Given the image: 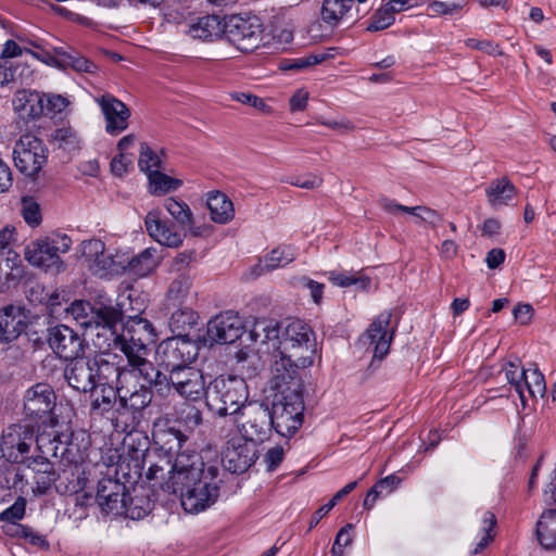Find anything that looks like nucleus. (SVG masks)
Wrapping results in <instances>:
<instances>
[{
  "instance_id": "obj_12",
  "label": "nucleus",
  "mask_w": 556,
  "mask_h": 556,
  "mask_svg": "<svg viewBox=\"0 0 556 556\" xmlns=\"http://www.w3.org/2000/svg\"><path fill=\"white\" fill-rule=\"evenodd\" d=\"M244 420L239 425L241 438L256 444L264 442L273 431L269 407L261 402H249L240 413Z\"/></svg>"
},
{
  "instance_id": "obj_2",
  "label": "nucleus",
  "mask_w": 556,
  "mask_h": 556,
  "mask_svg": "<svg viewBox=\"0 0 556 556\" xmlns=\"http://www.w3.org/2000/svg\"><path fill=\"white\" fill-rule=\"evenodd\" d=\"M279 358L273 364V387L282 393L298 379L301 368L311 367L316 353L312 327L301 319H287L277 345Z\"/></svg>"
},
{
  "instance_id": "obj_8",
  "label": "nucleus",
  "mask_w": 556,
  "mask_h": 556,
  "mask_svg": "<svg viewBox=\"0 0 556 556\" xmlns=\"http://www.w3.org/2000/svg\"><path fill=\"white\" fill-rule=\"evenodd\" d=\"M67 313L86 329L94 328L98 330L97 339L100 340L108 334L110 327L122 321L123 313L112 305H105L102 302L91 304L88 301H74L67 309ZM94 345L103 349L99 341Z\"/></svg>"
},
{
  "instance_id": "obj_47",
  "label": "nucleus",
  "mask_w": 556,
  "mask_h": 556,
  "mask_svg": "<svg viewBox=\"0 0 556 556\" xmlns=\"http://www.w3.org/2000/svg\"><path fill=\"white\" fill-rule=\"evenodd\" d=\"M14 535L36 548L47 551L50 547L46 535L37 532L31 527L17 523L15 525Z\"/></svg>"
},
{
  "instance_id": "obj_32",
  "label": "nucleus",
  "mask_w": 556,
  "mask_h": 556,
  "mask_svg": "<svg viewBox=\"0 0 556 556\" xmlns=\"http://www.w3.org/2000/svg\"><path fill=\"white\" fill-rule=\"evenodd\" d=\"M354 0H324L320 11L325 24L336 27L351 17Z\"/></svg>"
},
{
  "instance_id": "obj_55",
  "label": "nucleus",
  "mask_w": 556,
  "mask_h": 556,
  "mask_svg": "<svg viewBox=\"0 0 556 556\" xmlns=\"http://www.w3.org/2000/svg\"><path fill=\"white\" fill-rule=\"evenodd\" d=\"M104 250L105 244L100 239L85 240L81 243V253L85 260L89 263V266L97 257L101 256Z\"/></svg>"
},
{
  "instance_id": "obj_27",
  "label": "nucleus",
  "mask_w": 556,
  "mask_h": 556,
  "mask_svg": "<svg viewBox=\"0 0 556 556\" xmlns=\"http://www.w3.org/2000/svg\"><path fill=\"white\" fill-rule=\"evenodd\" d=\"M184 31L193 39L212 41L224 34L225 26L218 15L212 14L190 20Z\"/></svg>"
},
{
  "instance_id": "obj_1",
  "label": "nucleus",
  "mask_w": 556,
  "mask_h": 556,
  "mask_svg": "<svg viewBox=\"0 0 556 556\" xmlns=\"http://www.w3.org/2000/svg\"><path fill=\"white\" fill-rule=\"evenodd\" d=\"M153 440L164 457L160 456L146 472L151 486L179 495L188 513L198 514L212 506L219 496L217 464L204 462L199 452L186 446L188 438L178 429L157 431Z\"/></svg>"
},
{
  "instance_id": "obj_43",
  "label": "nucleus",
  "mask_w": 556,
  "mask_h": 556,
  "mask_svg": "<svg viewBox=\"0 0 556 556\" xmlns=\"http://www.w3.org/2000/svg\"><path fill=\"white\" fill-rule=\"evenodd\" d=\"M163 206L179 226L192 224L193 214L185 201L175 197H168L164 200Z\"/></svg>"
},
{
  "instance_id": "obj_31",
  "label": "nucleus",
  "mask_w": 556,
  "mask_h": 556,
  "mask_svg": "<svg viewBox=\"0 0 556 556\" xmlns=\"http://www.w3.org/2000/svg\"><path fill=\"white\" fill-rule=\"evenodd\" d=\"M296 251L291 245H281L267 253L255 266V273L262 275L292 263Z\"/></svg>"
},
{
  "instance_id": "obj_5",
  "label": "nucleus",
  "mask_w": 556,
  "mask_h": 556,
  "mask_svg": "<svg viewBox=\"0 0 556 556\" xmlns=\"http://www.w3.org/2000/svg\"><path fill=\"white\" fill-rule=\"evenodd\" d=\"M155 337L154 328L148 319L132 317L123 326L121 333L114 325L103 338L108 348L114 346L125 355L129 366L141 367V364L150 363L146 358L148 345L155 341Z\"/></svg>"
},
{
  "instance_id": "obj_14",
  "label": "nucleus",
  "mask_w": 556,
  "mask_h": 556,
  "mask_svg": "<svg viewBox=\"0 0 556 556\" xmlns=\"http://www.w3.org/2000/svg\"><path fill=\"white\" fill-rule=\"evenodd\" d=\"M195 355L193 344L189 340L178 337L168 338L156 348V361L169 374L173 370L188 367Z\"/></svg>"
},
{
  "instance_id": "obj_10",
  "label": "nucleus",
  "mask_w": 556,
  "mask_h": 556,
  "mask_svg": "<svg viewBox=\"0 0 556 556\" xmlns=\"http://www.w3.org/2000/svg\"><path fill=\"white\" fill-rule=\"evenodd\" d=\"M40 437H35V427L28 424H12L3 429L0 451L12 464L26 463L29 452Z\"/></svg>"
},
{
  "instance_id": "obj_45",
  "label": "nucleus",
  "mask_w": 556,
  "mask_h": 556,
  "mask_svg": "<svg viewBox=\"0 0 556 556\" xmlns=\"http://www.w3.org/2000/svg\"><path fill=\"white\" fill-rule=\"evenodd\" d=\"M522 384V394L527 396V401L531 397L543 396L545 394V379L538 368L527 369L526 379Z\"/></svg>"
},
{
  "instance_id": "obj_36",
  "label": "nucleus",
  "mask_w": 556,
  "mask_h": 556,
  "mask_svg": "<svg viewBox=\"0 0 556 556\" xmlns=\"http://www.w3.org/2000/svg\"><path fill=\"white\" fill-rule=\"evenodd\" d=\"M535 532L543 548L556 549V509H548L541 515Z\"/></svg>"
},
{
  "instance_id": "obj_51",
  "label": "nucleus",
  "mask_w": 556,
  "mask_h": 556,
  "mask_svg": "<svg viewBox=\"0 0 556 556\" xmlns=\"http://www.w3.org/2000/svg\"><path fill=\"white\" fill-rule=\"evenodd\" d=\"M465 46L492 56H500L504 53L498 43L488 39L480 40L477 38H468L465 40Z\"/></svg>"
},
{
  "instance_id": "obj_18",
  "label": "nucleus",
  "mask_w": 556,
  "mask_h": 556,
  "mask_svg": "<svg viewBox=\"0 0 556 556\" xmlns=\"http://www.w3.org/2000/svg\"><path fill=\"white\" fill-rule=\"evenodd\" d=\"M104 117L105 131L117 136L128 128L131 116L129 108L111 93H103L93 98Z\"/></svg>"
},
{
  "instance_id": "obj_48",
  "label": "nucleus",
  "mask_w": 556,
  "mask_h": 556,
  "mask_svg": "<svg viewBox=\"0 0 556 556\" xmlns=\"http://www.w3.org/2000/svg\"><path fill=\"white\" fill-rule=\"evenodd\" d=\"M394 21L395 16H393L384 5H381L368 20L366 30L379 31L387 29L394 23Z\"/></svg>"
},
{
  "instance_id": "obj_52",
  "label": "nucleus",
  "mask_w": 556,
  "mask_h": 556,
  "mask_svg": "<svg viewBox=\"0 0 556 556\" xmlns=\"http://www.w3.org/2000/svg\"><path fill=\"white\" fill-rule=\"evenodd\" d=\"M114 266L112 253L104 250L101 256L97 257L89 267L94 275L102 278L113 276L112 269Z\"/></svg>"
},
{
  "instance_id": "obj_42",
  "label": "nucleus",
  "mask_w": 556,
  "mask_h": 556,
  "mask_svg": "<svg viewBox=\"0 0 556 556\" xmlns=\"http://www.w3.org/2000/svg\"><path fill=\"white\" fill-rule=\"evenodd\" d=\"M150 193L161 195L170 191H176L182 186V180L173 178L160 170L148 174Z\"/></svg>"
},
{
  "instance_id": "obj_61",
  "label": "nucleus",
  "mask_w": 556,
  "mask_h": 556,
  "mask_svg": "<svg viewBox=\"0 0 556 556\" xmlns=\"http://www.w3.org/2000/svg\"><path fill=\"white\" fill-rule=\"evenodd\" d=\"M13 186V173L10 164L0 156V193L8 192Z\"/></svg>"
},
{
  "instance_id": "obj_34",
  "label": "nucleus",
  "mask_w": 556,
  "mask_h": 556,
  "mask_svg": "<svg viewBox=\"0 0 556 556\" xmlns=\"http://www.w3.org/2000/svg\"><path fill=\"white\" fill-rule=\"evenodd\" d=\"M206 204L213 222L227 224L235 216L232 202L219 191H213L207 194Z\"/></svg>"
},
{
  "instance_id": "obj_39",
  "label": "nucleus",
  "mask_w": 556,
  "mask_h": 556,
  "mask_svg": "<svg viewBox=\"0 0 556 556\" xmlns=\"http://www.w3.org/2000/svg\"><path fill=\"white\" fill-rule=\"evenodd\" d=\"M92 392L91 408L99 414H104L111 410L116 402L119 400L118 387L114 386H97Z\"/></svg>"
},
{
  "instance_id": "obj_6",
  "label": "nucleus",
  "mask_w": 556,
  "mask_h": 556,
  "mask_svg": "<svg viewBox=\"0 0 556 556\" xmlns=\"http://www.w3.org/2000/svg\"><path fill=\"white\" fill-rule=\"evenodd\" d=\"M249 390L239 376H218L206 387V406L218 416L238 415L247 406Z\"/></svg>"
},
{
  "instance_id": "obj_63",
  "label": "nucleus",
  "mask_w": 556,
  "mask_h": 556,
  "mask_svg": "<svg viewBox=\"0 0 556 556\" xmlns=\"http://www.w3.org/2000/svg\"><path fill=\"white\" fill-rule=\"evenodd\" d=\"M130 164L131 161L129 160V157L123 153H119L118 155L114 156L111 161V172L113 175L121 177L127 173L128 166Z\"/></svg>"
},
{
  "instance_id": "obj_17",
  "label": "nucleus",
  "mask_w": 556,
  "mask_h": 556,
  "mask_svg": "<svg viewBox=\"0 0 556 556\" xmlns=\"http://www.w3.org/2000/svg\"><path fill=\"white\" fill-rule=\"evenodd\" d=\"M256 444L242 438H232L223 452L224 468L231 473L245 472L257 459Z\"/></svg>"
},
{
  "instance_id": "obj_24",
  "label": "nucleus",
  "mask_w": 556,
  "mask_h": 556,
  "mask_svg": "<svg viewBox=\"0 0 556 556\" xmlns=\"http://www.w3.org/2000/svg\"><path fill=\"white\" fill-rule=\"evenodd\" d=\"M126 485L112 477H104L98 481L96 500L106 514H121L125 506Z\"/></svg>"
},
{
  "instance_id": "obj_53",
  "label": "nucleus",
  "mask_w": 556,
  "mask_h": 556,
  "mask_svg": "<svg viewBox=\"0 0 556 556\" xmlns=\"http://www.w3.org/2000/svg\"><path fill=\"white\" fill-rule=\"evenodd\" d=\"M352 529L353 526L348 523L339 530L331 547L332 556H343L344 547L349 546L353 541L351 535Z\"/></svg>"
},
{
  "instance_id": "obj_19",
  "label": "nucleus",
  "mask_w": 556,
  "mask_h": 556,
  "mask_svg": "<svg viewBox=\"0 0 556 556\" xmlns=\"http://www.w3.org/2000/svg\"><path fill=\"white\" fill-rule=\"evenodd\" d=\"M242 333L243 321L233 311L222 312L207 324V336L215 343H233Z\"/></svg>"
},
{
  "instance_id": "obj_41",
  "label": "nucleus",
  "mask_w": 556,
  "mask_h": 556,
  "mask_svg": "<svg viewBox=\"0 0 556 556\" xmlns=\"http://www.w3.org/2000/svg\"><path fill=\"white\" fill-rule=\"evenodd\" d=\"M503 370L505 372V377L508 383L514 388L516 393L519 395L522 405L526 406L527 396L522 394V383L526 379L527 369H525L521 366V362L518 358H515L514 361L507 362Z\"/></svg>"
},
{
  "instance_id": "obj_35",
  "label": "nucleus",
  "mask_w": 556,
  "mask_h": 556,
  "mask_svg": "<svg viewBox=\"0 0 556 556\" xmlns=\"http://www.w3.org/2000/svg\"><path fill=\"white\" fill-rule=\"evenodd\" d=\"M282 329L283 325L281 326L274 319L260 318L255 320L251 329V337L255 342L271 343L273 348L277 351Z\"/></svg>"
},
{
  "instance_id": "obj_4",
  "label": "nucleus",
  "mask_w": 556,
  "mask_h": 556,
  "mask_svg": "<svg viewBox=\"0 0 556 556\" xmlns=\"http://www.w3.org/2000/svg\"><path fill=\"white\" fill-rule=\"evenodd\" d=\"M163 381L167 382V376L157 370L152 363H143L141 367L129 366V370L122 376V383L118 384V415L128 413L131 422H138L141 412L152 401L151 387L155 386L161 392Z\"/></svg>"
},
{
  "instance_id": "obj_38",
  "label": "nucleus",
  "mask_w": 556,
  "mask_h": 556,
  "mask_svg": "<svg viewBox=\"0 0 556 556\" xmlns=\"http://www.w3.org/2000/svg\"><path fill=\"white\" fill-rule=\"evenodd\" d=\"M192 288V278L187 274H180L175 277L167 289L166 301L169 306H182Z\"/></svg>"
},
{
  "instance_id": "obj_28",
  "label": "nucleus",
  "mask_w": 556,
  "mask_h": 556,
  "mask_svg": "<svg viewBox=\"0 0 556 556\" xmlns=\"http://www.w3.org/2000/svg\"><path fill=\"white\" fill-rule=\"evenodd\" d=\"M26 324L18 307L8 305L0 309V341L10 343L24 331Z\"/></svg>"
},
{
  "instance_id": "obj_62",
  "label": "nucleus",
  "mask_w": 556,
  "mask_h": 556,
  "mask_svg": "<svg viewBox=\"0 0 556 556\" xmlns=\"http://www.w3.org/2000/svg\"><path fill=\"white\" fill-rule=\"evenodd\" d=\"M301 281L303 282L304 287H306L309 290V294L313 302L315 304H320L325 289L324 283H320L307 277H303Z\"/></svg>"
},
{
  "instance_id": "obj_59",
  "label": "nucleus",
  "mask_w": 556,
  "mask_h": 556,
  "mask_svg": "<svg viewBox=\"0 0 556 556\" xmlns=\"http://www.w3.org/2000/svg\"><path fill=\"white\" fill-rule=\"evenodd\" d=\"M291 186H295L302 189H316L323 184V178L316 174L307 173L300 176L291 177L288 179Z\"/></svg>"
},
{
  "instance_id": "obj_54",
  "label": "nucleus",
  "mask_w": 556,
  "mask_h": 556,
  "mask_svg": "<svg viewBox=\"0 0 556 556\" xmlns=\"http://www.w3.org/2000/svg\"><path fill=\"white\" fill-rule=\"evenodd\" d=\"M462 4L450 1H432L428 4L430 16L454 15L462 10Z\"/></svg>"
},
{
  "instance_id": "obj_20",
  "label": "nucleus",
  "mask_w": 556,
  "mask_h": 556,
  "mask_svg": "<svg viewBox=\"0 0 556 556\" xmlns=\"http://www.w3.org/2000/svg\"><path fill=\"white\" fill-rule=\"evenodd\" d=\"M391 313L383 312L372 320L359 342L365 346H374V358L383 359L389 353L393 331L389 332Z\"/></svg>"
},
{
  "instance_id": "obj_9",
  "label": "nucleus",
  "mask_w": 556,
  "mask_h": 556,
  "mask_svg": "<svg viewBox=\"0 0 556 556\" xmlns=\"http://www.w3.org/2000/svg\"><path fill=\"white\" fill-rule=\"evenodd\" d=\"M13 160L17 170L36 179L48 161V149L43 141L33 134H24L15 142Z\"/></svg>"
},
{
  "instance_id": "obj_33",
  "label": "nucleus",
  "mask_w": 556,
  "mask_h": 556,
  "mask_svg": "<svg viewBox=\"0 0 556 556\" xmlns=\"http://www.w3.org/2000/svg\"><path fill=\"white\" fill-rule=\"evenodd\" d=\"M199 320V314L188 306H177L169 317V328L178 338L189 334L195 328Z\"/></svg>"
},
{
  "instance_id": "obj_7",
  "label": "nucleus",
  "mask_w": 556,
  "mask_h": 556,
  "mask_svg": "<svg viewBox=\"0 0 556 556\" xmlns=\"http://www.w3.org/2000/svg\"><path fill=\"white\" fill-rule=\"evenodd\" d=\"M72 243L70 236L52 233L31 241L25 248V258L30 265L42 268L47 273L59 274L65 269L61 254L68 252Z\"/></svg>"
},
{
  "instance_id": "obj_56",
  "label": "nucleus",
  "mask_w": 556,
  "mask_h": 556,
  "mask_svg": "<svg viewBox=\"0 0 556 556\" xmlns=\"http://www.w3.org/2000/svg\"><path fill=\"white\" fill-rule=\"evenodd\" d=\"M26 501L23 496H18L16 501L0 514V520L5 522H15L21 520L25 515Z\"/></svg>"
},
{
  "instance_id": "obj_11",
  "label": "nucleus",
  "mask_w": 556,
  "mask_h": 556,
  "mask_svg": "<svg viewBox=\"0 0 556 556\" xmlns=\"http://www.w3.org/2000/svg\"><path fill=\"white\" fill-rule=\"evenodd\" d=\"M304 401L299 392L292 391L273 404L270 419L273 429L281 437H292L303 424Z\"/></svg>"
},
{
  "instance_id": "obj_40",
  "label": "nucleus",
  "mask_w": 556,
  "mask_h": 556,
  "mask_svg": "<svg viewBox=\"0 0 556 556\" xmlns=\"http://www.w3.org/2000/svg\"><path fill=\"white\" fill-rule=\"evenodd\" d=\"M328 279L333 286L346 288L356 286L357 289L366 291L370 288V278L364 275H357L345 270H331L328 273Z\"/></svg>"
},
{
  "instance_id": "obj_46",
  "label": "nucleus",
  "mask_w": 556,
  "mask_h": 556,
  "mask_svg": "<svg viewBox=\"0 0 556 556\" xmlns=\"http://www.w3.org/2000/svg\"><path fill=\"white\" fill-rule=\"evenodd\" d=\"M26 485L24 473L16 467L0 468V490L23 492Z\"/></svg>"
},
{
  "instance_id": "obj_60",
  "label": "nucleus",
  "mask_w": 556,
  "mask_h": 556,
  "mask_svg": "<svg viewBox=\"0 0 556 556\" xmlns=\"http://www.w3.org/2000/svg\"><path fill=\"white\" fill-rule=\"evenodd\" d=\"M53 138L59 142L60 148L72 150L78 147L77 136L71 128L56 129Z\"/></svg>"
},
{
  "instance_id": "obj_49",
  "label": "nucleus",
  "mask_w": 556,
  "mask_h": 556,
  "mask_svg": "<svg viewBox=\"0 0 556 556\" xmlns=\"http://www.w3.org/2000/svg\"><path fill=\"white\" fill-rule=\"evenodd\" d=\"M139 168L146 173L159 170L161 167L160 156L146 142L140 144V155L138 160Z\"/></svg>"
},
{
  "instance_id": "obj_23",
  "label": "nucleus",
  "mask_w": 556,
  "mask_h": 556,
  "mask_svg": "<svg viewBox=\"0 0 556 556\" xmlns=\"http://www.w3.org/2000/svg\"><path fill=\"white\" fill-rule=\"evenodd\" d=\"M48 342L53 352L65 361L76 358L84 350L80 337L65 325L52 327L49 331Z\"/></svg>"
},
{
  "instance_id": "obj_30",
  "label": "nucleus",
  "mask_w": 556,
  "mask_h": 556,
  "mask_svg": "<svg viewBox=\"0 0 556 556\" xmlns=\"http://www.w3.org/2000/svg\"><path fill=\"white\" fill-rule=\"evenodd\" d=\"M154 507V501L151 498L149 491L141 488L135 489L134 495L125 496V506L121 509V514L126 517L139 520L148 516Z\"/></svg>"
},
{
  "instance_id": "obj_29",
  "label": "nucleus",
  "mask_w": 556,
  "mask_h": 556,
  "mask_svg": "<svg viewBox=\"0 0 556 556\" xmlns=\"http://www.w3.org/2000/svg\"><path fill=\"white\" fill-rule=\"evenodd\" d=\"M516 194L517 189L507 177L493 179L485 188L488 202L495 210L509 205Z\"/></svg>"
},
{
  "instance_id": "obj_13",
  "label": "nucleus",
  "mask_w": 556,
  "mask_h": 556,
  "mask_svg": "<svg viewBox=\"0 0 556 556\" xmlns=\"http://www.w3.org/2000/svg\"><path fill=\"white\" fill-rule=\"evenodd\" d=\"M23 409L27 418L47 424L53 421V409L56 404V395L48 383H36L28 388L23 399Z\"/></svg>"
},
{
  "instance_id": "obj_25",
  "label": "nucleus",
  "mask_w": 556,
  "mask_h": 556,
  "mask_svg": "<svg viewBox=\"0 0 556 556\" xmlns=\"http://www.w3.org/2000/svg\"><path fill=\"white\" fill-rule=\"evenodd\" d=\"M70 364L65 368V379L76 391H93L96 386V376L92 365V358L80 357L70 358Z\"/></svg>"
},
{
  "instance_id": "obj_50",
  "label": "nucleus",
  "mask_w": 556,
  "mask_h": 556,
  "mask_svg": "<svg viewBox=\"0 0 556 556\" xmlns=\"http://www.w3.org/2000/svg\"><path fill=\"white\" fill-rule=\"evenodd\" d=\"M22 216L30 227H38L42 222L39 204L30 197L22 199Z\"/></svg>"
},
{
  "instance_id": "obj_57",
  "label": "nucleus",
  "mask_w": 556,
  "mask_h": 556,
  "mask_svg": "<svg viewBox=\"0 0 556 556\" xmlns=\"http://www.w3.org/2000/svg\"><path fill=\"white\" fill-rule=\"evenodd\" d=\"M231 98L242 104L250 105L263 113L268 114L271 110L270 106L264 101V99L247 92H236Z\"/></svg>"
},
{
  "instance_id": "obj_16",
  "label": "nucleus",
  "mask_w": 556,
  "mask_h": 556,
  "mask_svg": "<svg viewBox=\"0 0 556 556\" xmlns=\"http://www.w3.org/2000/svg\"><path fill=\"white\" fill-rule=\"evenodd\" d=\"M226 28L231 41L241 51L254 50L262 40V24L255 15L247 17L232 16Z\"/></svg>"
},
{
  "instance_id": "obj_21",
  "label": "nucleus",
  "mask_w": 556,
  "mask_h": 556,
  "mask_svg": "<svg viewBox=\"0 0 556 556\" xmlns=\"http://www.w3.org/2000/svg\"><path fill=\"white\" fill-rule=\"evenodd\" d=\"M144 226L148 235L161 245L179 248L184 242L185 235L176 230L175 225L163 217L159 210L148 212Z\"/></svg>"
},
{
  "instance_id": "obj_64",
  "label": "nucleus",
  "mask_w": 556,
  "mask_h": 556,
  "mask_svg": "<svg viewBox=\"0 0 556 556\" xmlns=\"http://www.w3.org/2000/svg\"><path fill=\"white\" fill-rule=\"evenodd\" d=\"M307 101H308V92L303 89L296 90L293 93V96L290 98V101H289L290 111L291 112L303 111L307 105Z\"/></svg>"
},
{
  "instance_id": "obj_58",
  "label": "nucleus",
  "mask_w": 556,
  "mask_h": 556,
  "mask_svg": "<svg viewBox=\"0 0 556 556\" xmlns=\"http://www.w3.org/2000/svg\"><path fill=\"white\" fill-rule=\"evenodd\" d=\"M68 103V100L61 94H45L43 115L54 116L55 114L63 112Z\"/></svg>"
},
{
  "instance_id": "obj_15",
  "label": "nucleus",
  "mask_w": 556,
  "mask_h": 556,
  "mask_svg": "<svg viewBox=\"0 0 556 556\" xmlns=\"http://www.w3.org/2000/svg\"><path fill=\"white\" fill-rule=\"evenodd\" d=\"M163 386L167 390L173 388L180 397L188 401L197 402L202 397L206 399L203 374L200 369L191 366L173 370L167 377V382L163 381Z\"/></svg>"
},
{
  "instance_id": "obj_37",
  "label": "nucleus",
  "mask_w": 556,
  "mask_h": 556,
  "mask_svg": "<svg viewBox=\"0 0 556 556\" xmlns=\"http://www.w3.org/2000/svg\"><path fill=\"white\" fill-rule=\"evenodd\" d=\"M160 263L156 248H147L138 255L129 257L128 273L137 277H146L152 273Z\"/></svg>"
},
{
  "instance_id": "obj_26",
  "label": "nucleus",
  "mask_w": 556,
  "mask_h": 556,
  "mask_svg": "<svg viewBox=\"0 0 556 556\" xmlns=\"http://www.w3.org/2000/svg\"><path fill=\"white\" fill-rule=\"evenodd\" d=\"M14 112L25 122L35 121L45 113V93L31 90H17L13 97Z\"/></svg>"
},
{
  "instance_id": "obj_44",
  "label": "nucleus",
  "mask_w": 556,
  "mask_h": 556,
  "mask_svg": "<svg viewBox=\"0 0 556 556\" xmlns=\"http://www.w3.org/2000/svg\"><path fill=\"white\" fill-rule=\"evenodd\" d=\"M496 517L490 510H484L481 517V527L480 532L482 533L479 541L476 543L472 553L479 554L481 553L495 538V526H496Z\"/></svg>"
},
{
  "instance_id": "obj_3",
  "label": "nucleus",
  "mask_w": 556,
  "mask_h": 556,
  "mask_svg": "<svg viewBox=\"0 0 556 556\" xmlns=\"http://www.w3.org/2000/svg\"><path fill=\"white\" fill-rule=\"evenodd\" d=\"M74 448L75 445L68 442V437L65 434L40 435L37 441V450L40 454L26 460L27 467L34 472L33 492L36 495L46 494L59 478L51 458H60L62 462L74 465L77 477L75 480L68 481L65 492L78 493L85 488L86 478L81 477L84 470L78 465L83 462V455Z\"/></svg>"
},
{
  "instance_id": "obj_22",
  "label": "nucleus",
  "mask_w": 556,
  "mask_h": 556,
  "mask_svg": "<svg viewBox=\"0 0 556 556\" xmlns=\"http://www.w3.org/2000/svg\"><path fill=\"white\" fill-rule=\"evenodd\" d=\"M115 353L102 352L92 358L96 386H114L122 383V376L129 370V365Z\"/></svg>"
}]
</instances>
